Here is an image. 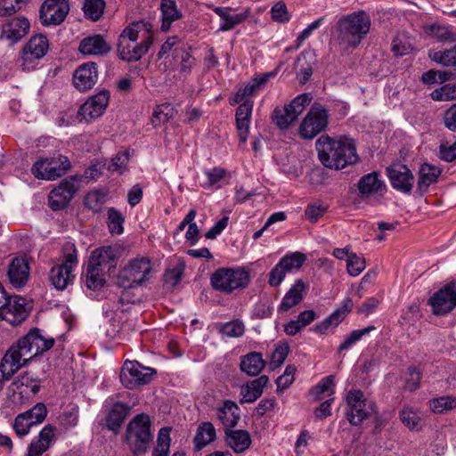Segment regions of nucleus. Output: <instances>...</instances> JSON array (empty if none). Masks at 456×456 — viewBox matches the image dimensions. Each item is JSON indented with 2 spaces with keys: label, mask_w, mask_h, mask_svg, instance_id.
<instances>
[{
  "label": "nucleus",
  "mask_w": 456,
  "mask_h": 456,
  "mask_svg": "<svg viewBox=\"0 0 456 456\" xmlns=\"http://www.w3.org/2000/svg\"><path fill=\"white\" fill-rule=\"evenodd\" d=\"M54 345V339L45 338L39 329L30 330L20 338L4 354L0 362V390L4 382L9 381L13 375L23 366L27 365L34 357L50 350Z\"/></svg>",
  "instance_id": "nucleus-1"
},
{
  "label": "nucleus",
  "mask_w": 456,
  "mask_h": 456,
  "mask_svg": "<svg viewBox=\"0 0 456 456\" xmlns=\"http://www.w3.org/2000/svg\"><path fill=\"white\" fill-rule=\"evenodd\" d=\"M370 25V18L363 11L344 15L334 27L330 44L342 54L347 53L367 37Z\"/></svg>",
  "instance_id": "nucleus-2"
},
{
  "label": "nucleus",
  "mask_w": 456,
  "mask_h": 456,
  "mask_svg": "<svg viewBox=\"0 0 456 456\" xmlns=\"http://www.w3.org/2000/svg\"><path fill=\"white\" fill-rule=\"evenodd\" d=\"M315 148L321 163L328 168L343 169L359 160L355 143L347 137L332 138L323 134L317 139Z\"/></svg>",
  "instance_id": "nucleus-3"
},
{
  "label": "nucleus",
  "mask_w": 456,
  "mask_h": 456,
  "mask_svg": "<svg viewBox=\"0 0 456 456\" xmlns=\"http://www.w3.org/2000/svg\"><path fill=\"white\" fill-rule=\"evenodd\" d=\"M148 23L134 21L124 28L118 37L117 52L118 57L127 62H134L142 59L153 44V35L148 34L141 43H137L139 33L148 31Z\"/></svg>",
  "instance_id": "nucleus-4"
},
{
  "label": "nucleus",
  "mask_w": 456,
  "mask_h": 456,
  "mask_svg": "<svg viewBox=\"0 0 456 456\" xmlns=\"http://www.w3.org/2000/svg\"><path fill=\"white\" fill-rule=\"evenodd\" d=\"M151 419L147 414H138L128 423L126 442L134 456L144 454L153 439Z\"/></svg>",
  "instance_id": "nucleus-5"
},
{
  "label": "nucleus",
  "mask_w": 456,
  "mask_h": 456,
  "mask_svg": "<svg viewBox=\"0 0 456 456\" xmlns=\"http://www.w3.org/2000/svg\"><path fill=\"white\" fill-rule=\"evenodd\" d=\"M62 262L54 265L49 273V280L58 290L65 289L73 282L75 276L72 274V270L77 264V248L74 244L66 243L62 248Z\"/></svg>",
  "instance_id": "nucleus-6"
},
{
  "label": "nucleus",
  "mask_w": 456,
  "mask_h": 456,
  "mask_svg": "<svg viewBox=\"0 0 456 456\" xmlns=\"http://www.w3.org/2000/svg\"><path fill=\"white\" fill-rule=\"evenodd\" d=\"M210 282L215 290L230 294L248 285L249 273L244 268H218L211 275Z\"/></svg>",
  "instance_id": "nucleus-7"
},
{
  "label": "nucleus",
  "mask_w": 456,
  "mask_h": 456,
  "mask_svg": "<svg viewBox=\"0 0 456 456\" xmlns=\"http://www.w3.org/2000/svg\"><path fill=\"white\" fill-rule=\"evenodd\" d=\"M152 265L148 257H136L130 260L118 273L117 284L123 289H130L147 281Z\"/></svg>",
  "instance_id": "nucleus-8"
},
{
  "label": "nucleus",
  "mask_w": 456,
  "mask_h": 456,
  "mask_svg": "<svg viewBox=\"0 0 456 456\" xmlns=\"http://www.w3.org/2000/svg\"><path fill=\"white\" fill-rule=\"evenodd\" d=\"M346 418L352 426H359L376 411V404L369 401L360 389H351L346 395Z\"/></svg>",
  "instance_id": "nucleus-9"
},
{
  "label": "nucleus",
  "mask_w": 456,
  "mask_h": 456,
  "mask_svg": "<svg viewBox=\"0 0 456 456\" xmlns=\"http://www.w3.org/2000/svg\"><path fill=\"white\" fill-rule=\"evenodd\" d=\"M329 124L328 110L319 103L314 104L303 118L298 133L304 139H313L324 131Z\"/></svg>",
  "instance_id": "nucleus-10"
},
{
  "label": "nucleus",
  "mask_w": 456,
  "mask_h": 456,
  "mask_svg": "<svg viewBox=\"0 0 456 456\" xmlns=\"http://www.w3.org/2000/svg\"><path fill=\"white\" fill-rule=\"evenodd\" d=\"M70 168V162L65 156L38 159L31 167L33 175L41 180H55Z\"/></svg>",
  "instance_id": "nucleus-11"
},
{
  "label": "nucleus",
  "mask_w": 456,
  "mask_h": 456,
  "mask_svg": "<svg viewBox=\"0 0 456 456\" xmlns=\"http://www.w3.org/2000/svg\"><path fill=\"white\" fill-rule=\"evenodd\" d=\"M311 102L307 94H302L294 98L290 103L282 108H275L273 114L274 123L281 129H287L304 111L306 105Z\"/></svg>",
  "instance_id": "nucleus-12"
},
{
  "label": "nucleus",
  "mask_w": 456,
  "mask_h": 456,
  "mask_svg": "<svg viewBox=\"0 0 456 456\" xmlns=\"http://www.w3.org/2000/svg\"><path fill=\"white\" fill-rule=\"evenodd\" d=\"M435 315H446L456 308V280L444 285L428 300Z\"/></svg>",
  "instance_id": "nucleus-13"
},
{
  "label": "nucleus",
  "mask_w": 456,
  "mask_h": 456,
  "mask_svg": "<svg viewBox=\"0 0 456 456\" xmlns=\"http://www.w3.org/2000/svg\"><path fill=\"white\" fill-rule=\"evenodd\" d=\"M156 371L151 368H145L137 362H125L119 375L124 387L133 389L140 385L150 383Z\"/></svg>",
  "instance_id": "nucleus-14"
},
{
  "label": "nucleus",
  "mask_w": 456,
  "mask_h": 456,
  "mask_svg": "<svg viewBox=\"0 0 456 456\" xmlns=\"http://www.w3.org/2000/svg\"><path fill=\"white\" fill-rule=\"evenodd\" d=\"M81 177L69 176L61 182L49 194V205L53 210L63 209L77 191L75 183H79Z\"/></svg>",
  "instance_id": "nucleus-15"
},
{
  "label": "nucleus",
  "mask_w": 456,
  "mask_h": 456,
  "mask_svg": "<svg viewBox=\"0 0 456 456\" xmlns=\"http://www.w3.org/2000/svg\"><path fill=\"white\" fill-rule=\"evenodd\" d=\"M28 316V307L26 299L20 296H9L7 303L2 305L0 319L17 326Z\"/></svg>",
  "instance_id": "nucleus-16"
},
{
  "label": "nucleus",
  "mask_w": 456,
  "mask_h": 456,
  "mask_svg": "<svg viewBox=\"0 0 456 456\" xmlns=\"http://www.w3.org/2000/svg\"><path fill=\"white\" fill-rule=\"evenodd\" d=\"M110 101V93L107 90H102L98 94L90 97L78 110V116L81 120L90 122L99 118L105 111Z\"/></svg>",
  "instance_id": "nucleus-17"
},
{
  "label": "nucleus",
  "mask_w": 456,
  "mask_h": 456,
  "mask_svg": "<svg viewBox=\"0 0 456 456\" xmlns=\"http://www.w3.org/2000/svg\"><path fill=\"white\" fill-rule=\"evenodd\" d=\"M69 5L60 0H45L40 8V20L43 25H59L66 18Z\"/></svg>",
  "instance_id": "nucleus-18"
},
{
  "label": "nucleus",
  "mask_w": 456,
  "mask_h": 456,
  "mask_svg": "<svg viewBox=\"0 0 456 456\" xmlns=\"http://www.w3.org/2000/svg\"><path fill=\"white\" fill-rule=\"evenodd\" d=\"M387 174L394 189L410 194L414 184V175L405 165H394L387 168Z\"/></svg>",
  "instance_id": "nucleus-19"
},
{
  "label": "nucleus",
  "mask_w": 456,
  "mask_h": 456,
  "mask_svg": "<svg viewBox=\"0 0 456 456\" xmlns=\"http://www.w3.org/2000/svg\"><path fill=\"white\" fill-rule=\"evenodd\" d=\"M97 79L98 70L95 62H87L80 65L73 75L74 86L81 92L91 89L96 84Z\"/></svg>",
  "instance_id": "nucleus-20"
},
{
  "label": "nucleus",
  "mask_w": 456,
  "mask_h": 456,
  "mask_svg": "<svg viewBox=\"0 0 456 456\" xmlns=\"http://www.w3.org/2000/svg\"><path fill=\"white\" fill-rule=\"evenodd\" d=\"M29 27L25 17H15L3 25L1 37L12 45L16 44L28 34Z\"/></svg>",
  "instance_id": "nucleus-21"
},
{
  "label": "nucleus",
  "mask_w": 456,
  "mask_h": 456,
  "mask_svg": "<svg viewBox=\"0 0 456 456\" xmlns=\"http://www.w3.org/2000/svg\"><path fill=\"white\" fill-rule=\"evenodd\" d=\"M49 49V42L45 36L39 34L30 37L22 49L21 58L25 61L43 58Z\"/></svg>",
  "instance_id": "nucleus-22"
},
{
  "label": "nucleus",
  "mask_w": 456,
  "mask_h": 456,
  "mask_svg": "<svg viewBox=\"0 0 456 456\" xmlns=\"http://www.w3.org/2000/svg\"><path fill=\"white\" fill-rule=\"evenodd\" d=\"M353 301L347 297L342 302L341 307L335 310L330 316L316 324L313 330L316 333L325 334L330 328L337 327L351 311Z\"/></svg>",
  "instance_id": "nucleus-23"
},
{
  "label": "nucleus",
  "mask_w": 456,
  "mask_h": 456,
  "mask_svg": "<svg viewBox=\"0 0 456 456\" xmlns=\"http://www.w3.org/2000/svg\"><path fill=\"white\" fill-rule=\"evenodd\" d=\"M216 415L223 424L224 431L234 428L240 419V408L231 400H224L223 404L216 408Z\"/></svg>",
  "instance_id": "nucleus-24"
},
{
  "label": "nucleus",
  "mask_w": 456,
  "mask_h": 456,
  "mask_svg": "<svg viewBox=\"0 0 456 456\" xmlns=\"http://www.w3.org/2000/svg\"><path fill=\"white\" fill-rule=\"evenodd\" d=\"M29 267L23 257H15L9 265L7 276L12 286L21 288L28 279Z\"/></svg>",
  "instance_id": "nucleus-25"
},
{
  "label": "nucleus",
  "mask_w": 456,
  "mask_h": 456,
  "mask_svg": "<svg viewBox=\"0 0 456 456\" xmlns=\"http://www.w3.org/2000/svg\"><path fill=\"white\" fill-rule=\"evenodd\" d=\"M252 109L253 102L250 100H245L236 110V126L239 138L241 142H245L248 135Z\"/></svg>",
  "instance_id": "nucleus-26"
},
{
  "label": "nucleus",
  "mask_w": 456,
  "mask_h": 456,
  "mask_svg": "<svg viewBox=\"0 0 456 456\" xmlns=\"http://www.w3.org/2000/svg\"><path fill=\"white\" fill-rule=\"evenodd\" d=\"M118 259V249L112 246H105L94 250L89 264L102 268H114Z\"/></svg>",
  "instance_id": "nucleus-27"
},
{
  "label": "nucleus",
  "mask_w": 456,
  "mask_h": 456,
  "mask_svg": "<svg viewBox=\"0 0 456 456\" xmlns=\"http://www.w3.org/2000/svg\"><path fill=\"white\" fill-rule=\"evenodd\" d=\"M441 175V169L434 165L424 163L419 167L417 191L423 195L429 186L437 182Z\"/></svg>",
  "instance_id": "nucleus-28"
},
{
  "label": "nucleus",
  "mask_w": 456,
  "mask_h": 456,
  "mask_svg": "<svg viewBox=\"0 0 456 456\" xmlns=\"http://www.w3.org/2000/svg\"><path fill=\"white\" fill-rule=\"evenodd\" d=\"M55 428L46 425L39 433L37 440L32 441L28 449V456H41L49 447L54 437Z\"/></svg>",
  "instance_id": "nucleus-29"
},
{
  "label": "nucleus",
  "mask_w": 456,
  "mask_h": 456,
  "mask_svg": "<svg viewBox=\"0 0 456 456\" xmlns=\"http://www.w3.org/2000/svg\"><path fill=\"white\" fill-rule=\"evenodd\" d=\"M268 382L269 378L266 375H262L254 380L247 382L240 389V395L242 396L240 401V403H254L261 396L263 389Z\"/></svg>",
  "instance_id": "nucleus-30"
},
{
  "label": "nucleus",
  "mask_w": 456,
  "mask_h": 456,
  "mask_svg": "<svg viewBox=\"0 0 456 456\" xmlns=\"http://www.w3.org/2000/svg\"><path fill=\"white\" fill-rule=\"evenodd\" d=\"M79 51L86 55H103L110 51V46L101 35L84 38L79 45Z\"/></svg>",
  "instance_id": "nucleus-31"
},
{
  "label": "nucleus",
  "mask_w": 456,
  "mask_h": 456,
  "mask_svg": "<svg viewBox=\"0 0 456 456\" xmlns=\"http://www.w3.org/2000/svg\"><path fill=\"white\" fill-rule=\"evenodd\" d=\"M306 289V285L302 280H298L289 289L283 297L279 307V313H286L293 306L297 305L303 300V292Z\"/></svg>",
  "instance_id": "nucleus-32"
},
{
  "label": "nucleus",
  "mask_w": 456,
  "mask_h": 456,
  "mask_svg": "<svg viewBox=\"0 0 456 456\" xmlns=\"http://www.w3.org/2000/svg\"><path fill=\"white\" fill-rule=\"evenodd\" d=\"M358 190L362 196H370L375 193H382L386 191V185L379 179L378 172H371L360 178Z\"/></svg>",
  "instance_id": "nucleus-33"
},
{
  "label": "nucleus",
  "mask_w": 456,
  "mask_h": 456,
  "mask_svg": "<svg viewBox=\"0 0 456 456\" xmlns=\"http://www.w3.org/2000/svg\"><path fill=\"white\" fill-rule=\"evenodd\" d=\"M224 434L226 444L236 453L243 452L251 444V436L247 430H232V428H230L225 430Z\"/></svg>",
  "instance_id": "nucleus-34"
},
{
  "label": "nucleus",
  "mask_w": 456,
  "mask_h": 456,
  "mask_svg": "<svg viewBox=\"0 0 456 456\" xmlns=\"http://www.w3.org/2000/svg\"><path fill=\"white\" fill-rule=\"evenodd\" d=\"M129 411L128 405L119 402L114 403L106 419L108 428L115 434L118 433Z\"/></svg>",
  "instance_id": "nucleus-35"
},
{
  "label": "nucleus",
  "mask_w": 456,
  "mask_h": 456,
  "mask_svg": "<svg viewBox=\"0 0 456 456\" xmlns=\"http://www.w3.org/2000/svg\"><path fill=\"white\" fill-rule=\"evenodd\" d=\"M265 366L262 354L257 352H250L243 355L240 360V367L241 371L248 376L255 377L258 375Z\"/></svg>",
  "instance_id": "nucleus-36"
},
{
  "label": "nucleus",
  "mask_w": 456,
  "mask_h": 456,
  "mask_svg": "<svg viewBox=\"0 0 456 456\" xmlns=\"http://www.w3.org/2000/svg\"><path fill=\"white\" fill-rule=\"evenodd\" d=\"M213 11L217 15H219L223 20L219 28L222 31L232 29L235 26L241 23L247 18V14L242 12L232 14L231 8L214 7Z\"/></svg>",
  "instance_id": "nucleus-37"
},
{
  "label": "nucleus",
  "mask_w": 456,
  "mask_h": 456,
  "mask_svg": "<svg viewBox=\"0 0 456 456\" xmlns=\"http://www.w3.org/2000/svg\"><path fill=\"white\" fill-rule=\"evenodd\" d=\"M216 439V428L211 422L201 423L196 432L193 439L196 451H200L203 447Z\"/></svg>",
  "instance_id": "nucleus-38"
},
{
  "label": "nucleus",
  "mask_w": 456,
  "mask_h": 456,
  "mask_svg": "<svg viewBox=\"0 0 456 456\" xmlns=\"http://www.w3.org/2000/svg\"><path fill=\"white\" fill-rule=\"evenodd\" d=\"M425 32L439 42L450 43L456 41V32L452 31L448 26L433 23L425 27Z\"/></svg>",
  "instance_id": "nucleus-39"
},
{
  "label": "nucleus",
  "mask_w": 456,
  "mask_h": 456,
  "mask_svg": "<svg viewBox=\"0 0 456 456\" xmlns=\"http://www.w3.org/2000/svg\"><path fill=\"white\" fill-rule=\"evenodd\" d=\"M399 418L411 431H419L423 428L420 412L412 407H403L399 412Z\"/></svg>",
  "instance_id": "nucleus-40"
},
{
  "label": "nucleus",
  "mask_w": 456,
  "mask_h": 456,
  "mask_svg": "<svg viewBox=\"0 0 456 456\" xmlns=\"http://www.w3.org/2000/svg\"><path fill=\"white\" fill-rule=\"evenodd\" d=\"M162 24L163 31L169 30L171 23L181 18V12L177 10L176 4L172 0L161 1Z\"/></svg>",
  "instance_id": "nucleus-41"
},
{
  "label": "nucleus",
  "mask_w": 456,
  "mask_h": 456,
  "mask_svg": "<svg viewBox=\"0 0 456 456\" xmlns=\"http://www.w3.org/2000/svg\"><path fill=\"white\" fill-rule=\"evenodd\" d=\"M429 58L444 67H456V44L450 49L429 53Z\"/></svg>",
  "instance_id": "nucleus-42"
},
{
  "label": "nucleus",
  "mask_w": 456,
  "mask_h": 456,
  "mask_svg": "<svg viewBox=\"0 0 456 456\" xmlns=\"http://www.w3.org/2000/svg\"><path fill=\"white\" fill-rule=\"evenodd\" d=\"M102 268L96 267L91 264H88L86 268V287L90 289L95 290L103 286L105 281L103 278Z\"/></svg>",
  "instance_id": "nucleus-43"
},
{
  "label": "nucleus",
  "mask_w": 456,
  "mask_h": 456,
  "mask_svg": "<svg viewBox=\"0 0 456 456\" xmlns=\"http://www.w3.org/2000/svg\"><path fill=\"white\" fill-rule=\"evenodd\" d=\"M82 8L86 18L96 21L103 14L105 2L103 0H84Z\"/></svg>",
  "instance_id": "nucleus-44"
},
{
  "label": "nucleus",
  "mask_w": 456,
  "mask_h": 456,
  "mask_svg": "<svg viewBox=\"0 0 456 456\" xmlns=\"http://www.w3.org/2000/svg\"><path fill=\"white\" fill-rule=\"evenodd\" d=\"M430 409L436 414H443L456 408V398L452 396H441L429 402Z\"/></svg>",
  "instance_id": "nucleus-45"
},
{
  "label": "nucleus",
  "mask_w": 456,
  "mask_h": 456,
  "mask_svg": "<svg viewBox=\"0 0 456 456\" xmlns=\"http://www.w3.org/2000/svg\"><path fill=\"white\" fill-rule=\"evenodd\" d=\"M106 201V193L96 190L89 191L85 197V206L94 211L99 212Z\"/></svg>",
  "instance_id": "nucleus-46"
},
{
  "label": "nucleus",
  "mask_w": 456,
  "mask_h": 456,
  "mask_svg": "<svg viewBox=\"0 0 456 456\" xmlns=\"http://www.w3.org/2000/svg\"><path fill=\"white\" fill-rule=\"evenodd\" d=\"M335 379L334 376L330 375L323 378L316 386L310 390V394L314 396V400H319L320 395L327 394L330 395L334 394Z\"/></svg>",
  "instance_id": "nucleus-47"
},
{
  "label": "nucleus",
  "mask_w": 456,
  "mask_h": 456,
  "mask_svg": "<svg viewBox=\"0 0 456 456\" xmlns=\"http://www.w3.org/2000/svg\"><path fill=\"white\" fill-rule=\"evenodd\" d=\"M124 222L125 218L118 209L114 208L108 209V226L110 233L121 234L124 231Z\"/></svg>",
  "instance_id": "nucleus-48"
},
{
  "label": "nucleus",
  "mask_w": 456,
  "mask_h": 456,
  "mask_svg": "<svg viewBox=\"0 0 456 456\" xmlns=\"http://www.w3.org/2000/svg\"><path fill=\"white\" fill-rule=\"evenodd\" d=\"M306 257L303 253L294 252L283 256L279 263L282 265L285 270L289 273L293 270L299 269L305 263Z\"/></svg>",
  "instance_id": "nucleus-49"
},
{
  "label": "nucleus",
  "mask_w": 456,
  "mask_h": 456,
  "mask_svg": "<svg viewBox=\"0 0 456 456\" xmlns=\"http://www.w3.org/2000/svg\"><path fill=\"white\" fill-rule=\"evenodd\" d=\"M24 416L29 420L30 424L34 426L42 423L47 415V409L45 403H37L34 407L22 412Z\"/></svg>",
  "instance_id": "nucleus-50"
},
{
  "label": "nucleus",
  "mask_w": 456,
  "mask_h": 456,
  "mask_svg": "<svg viewBox=\"0 0 456 456\" xmlns=\"http://www.w3.org/2000/svg\"><path fill=\"white\" fill-rule=\"evenodd\" d=\"M376 330L375 326H368L362 330H353L345 340L339 345L338 351H344L350 348L354 344L358 342L363 336L369 334L370 331Z\"/></svg>",
  "instance_id": "nucleus-51"
},
{
  "label": "nucleus",
  "mask_w": 456,
  "mask_h": 456,
  "mask_svg": "<svg viewBox=\"0 0 456 456\" xmlns=\"http://www.w3.org/2000/svg\"><path fill=\"white\" fill-rule=\"evenodd\" d=\"M174 115V108L169 103L157 106L152 114V124L157 126L168 121Z\"/></svg>",
  "instance_id": "nucleus-52"
},
{
  "label": "nucleus",
  "mask_w": 456,
  "mask_h": 456,
  "mask_svg": "<svg viewBox=\"0 0 456 456\" xmlns=\"http://www.w3.org/2000/svg\"><path fill=\"white\" fill-rule=\"evenodd\" d=\"M39 383V379L37 377H35L28 371H26L23 374L20 375L17 378V379L13 382V384L16 385L17 387L20 386L30 388L31 392L34 395L37 394L40 389Z\"/></svg>",
  "instance_id": "nucleus-53"
},
{
  "label": "nucleus",
  "mask_w": 456,
  "mask_h": 456,
  "mask_svg": "<svg viewBox=\"0 0 456 456\" xmlns=\"http://www.w3.org/2000/svg\"><path fill=\"white\" fill-rule=\"evenodd\" d=\"M431 97L435 101H452L456 100V86L446 84L431 93Z\"/></svg>",
  "instance_id": "nucleus-54"
},
{
  "label": "nucleus",
  "mask_w": 456,
  "mask_h": 456,
  "mask_svg": "<svg viewBox=\"0 0 456 456\" xmlns=\"http://www.w3.org/2000/svg\"><path fill=\"white\" fill-rule=\"evenodd\" d=\"M245 331L244 324L240 320H234L229 322L224 323L220 332L230 338H238L243 335Z\"/></svg>",
  "instance_id": "nucleus-55"
},
{
  "label": "nucleus",
  "mask_w": 456,
  "mask_h": 456,
  "mask_svg": "<svg viewBox=\"0 0 456 456\" xmlns=\"http://www.w3.org/2000/svg\"><path fill=\"white\" fill-rule=\"evenodd\" d=\"M346 267L350 275L357 276L364 270L365 260L355 253H350L346 260Z\"/></svg>",
  "instance_id": "nucleus-56"
},
{
  "label": "nucleus",
  "mask_w": 456,
  "mask_h": 456,
  "mask_svg": "<svg viewBox=\"0 0 456 456\" xmlns=\"http://www.w3.org/2000/svg\"><path fill=\"white\" fill-rule=\"evenodd\" d=\"M289 352V346L286 344L278 346L273 352L270 361V368L274 370L280 367L286 360Z\"/></svg>",
  "instance_id": "nucleus-57"
},
{
  "label": "nucleus",
  "mask_w": 456,
  "mask_h": 456,
  "mask_svg": "<svg viewBox=\"0 0 456 456\" xmlns=\"http://www.w3.org/2000/svg\"><path fill=\"white\" fill-rule=\"evenodd\" d=\"M129 159V152L128 151H123L118 152L115 155V157L112 158L111 162L109 165V170L112 172H118L119 174H122L125 169L126 166L128 162Z\"/></svg>",
  "instance_id": "nucleus-58"
},
{
  "label": "nucleus",
  "mask_w": 456,
  "mask_h": 456,
  "mask_svg": "<svg viewBox=\"0 0 456 456\" xmlns=\"http://www.w3.org/2000/svg\"><path fill=\"white\" fill-rule=\"evenodd\" d=\"M208 181L202 185L204 188H211L220 182L226 175L225 169L222 167H214L205 172Z\"/></svg>",
  "instance_id": "nucleus-59"
},
{
  "label": "nucleus",
  "mask_w": 456,
  "mask_h": 456,
  "mask_svg": "<svg viewBox=\"0 0 456 456\" xmlns=\"http://www.w3.org/2000/svg\"><path fill=\"white\" fill-rule=\"evenodd\" d=\"M33 426L34 425L29 423V420H28L24 414L20 413L14 419L13 429L15 430L17 436L21 437L28 434L30 428Z\"/></svg>",
  "instance_id": "nucleus-60"
},
{
  "label": "nucleus",
  "mask_w": 456,
  "mask_h": 456,
  "mask_svg": "<svg viewBox=\"0 0 456 456\" xmlns=\"http://www.w3.org/2000/svg\"><path fill=\"white\" fill-rule=\"evenodd\" d=\"M287 271L281 264L278 263L269 273L268 283L272 287H277L284 280Z\"/></svg>",
  "instance_id": "nucleus-61"
},
{
  "label": "nucleus",
  "mask_w": 456,
  "mask_h": 456,
  "mask_svg": "<svg viewBox=\"0 0 456 456\" xmlns=\"http://www.w3.org/2000/svg\"><path fill=\"white\" fill-rule=\"evenodd\" d=\"M260 89L255 85L252 80L250 83L246 85L244 87H240L234 96V102L239 103L244 102L246 97L254 95Z\"/></svg>",
  "instance_id": "nucleus-62"
},
{
  "label": "nucleus",
  "mask_w": 456,
  "mask_h": 456,
  "mask_svg": "<svg viewBox=\"0 0 456 456\" xmlns=\"http://www.w3.org/2000/svg\"><path fill=\"white\" fill-rule=\"evenodd\" d=\"M272 18L279 22H287L289 20V15L284 3L279 2L272 8Z\"/></svg>",
  "instance_id": "nucleus-63"
},
{
  "label": "nucleus",
  "mask_w": 456,
  "mask_h": 456,
  "mask_svg": "<svg viewBox=\"0 0 456 456\" xmlns=\"http://www.w3.org/2000/svg\"><path fill=\"white\" fill-rule=\"evenodd\" d=\"M444 123L449 130L456 132V103L445 111Z\"/></svg>",
  "instance_id": "nucleus-64"
}]
</instances>
